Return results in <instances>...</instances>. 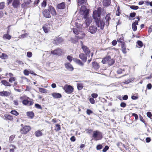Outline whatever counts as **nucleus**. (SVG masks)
<instances>
[{
  "label": "nucleus",
  "instance_id": "obj_1",
  "mask_svg": "<svg viewBox=\"0 0 152 152\" xmlns=\"http://www.w3.org/2000/svg\"><path fill=\"white\" fill-rule=\"evenodd\" d=\"M101 12L102 8L101 7H99L97 10H95L93 11V17L94 20L96 25L98 27H99L101 29L103 30L104 28L105 24L107 26H109L110 21L111 18L110 17V14H107L105 18V23L103 20H100Z\"/></svg>",
  "mask_w": 152,
  "mask_h": 152
},
{
  "label": "nucleus",
  "instance_id": "obj_2",
  "mask_svg": "<svg viewBox=\"0 0 152 152\" xmlns=\"http://www.w3.org/2000/svg\"><path fill=\"white\" fill-rule=\"evenodd\" d=\"M19 99L22 101V103L24 105L31 106L34 104L33 100L26 96H20Z\"/></svg>",
  "mask_w": 152,
  "mask_h": 152
},
{
  "label": "nucleus",
  "instance_id": "obj_3",
  "mask_svg": "<svg viewBox=\"0 0 152 152\" xmlns=\"http://www.w3.org/2000/svg\"><path fill=\"white\" fill-rule=\"evenodd\" d=\"M21 127L20 130V132L23 135H26L29 133L31 130V127L29 125H24L22 124L20 125Z\"/></svg>",
  "mask_w": 152,
  "mask_h": 152
},
{
  "label": "nucleus",
  "instance_id": "obj_4",
  "mask_svg": "<svg viewBox=\"0 0 152 152\" xmlns=\"http://www.w3.org/2000/svg\"><path fill=\"white\" fill-rule=\"evenodd\" d=\"M92 137L96 141L101 140L103 137L102 132L98 130L94 131L92 135Z\"/></svg>",
  "mask_w": 152,
  "mask_h": 152
},
{
  "label": "nucleus",
  "instance_id": "obj_5",
  "mask_svg": "<svg viewBox=\"0 0 152 152\" xmlns=\"http://www.w3.org/2000/svg\"><path fill=\"white\" fill-rule=\"evenodd\" d=\"M103 64H108L110 65H113L115 63V61L112 59L110 56H107L104 58L102 61Z\"/></svg>",
  "mask_w": 152,
  "mask_h": 152
},
{
  "label": "nucleus",
  "instance_id": "obj_6",
  "mask_svg": "<svg viewBox=\"0 0 152 152\" xmlns=\"http://www.w3.org/2000/svg\"><path fill=\"white\" fill-rule=\"evenodd\" d=\"M63 88L65 92L68 94H71L74 91L73 87L68 84L65 85Z\"/></svg>",
  "mask_w": 152,
  "mask_h": 152
},
{
  "label": "nucleus",
  "instance_id": "obj_7",
  "mask_svg": "<svg viewBox=\"0 0 152 152\" xmlns=\"http://www.w3.org/2000/svg\"><path fill=\"white\" fill-rule=\"evenodd\" d=\"M63 50L61 48H58L52 51L51 53L54 55L61 56L63 53Z\"/></svg>",
  "mask_w": 152,
  "mask_h": 152
},
{
  "label": "nucleus",
  "instance_id": "obj_8",
  "mask_svg": "<svg viewBox=\"0 0 152 152\" xmlns=\"http://www.w3.org/2000/svg\"><path fill=\"white\" fill-rule=\"evenodd\" d=\"M81 48L84 53L87 55L89 54L90 53L91 51L89 48L86 46L83 45V43L82 41H81Z\"/></svg>",
  "mask_w": 152,
  "mask_h": 152
},
{
  "label": "nucleus",
  "instance_id": "obj_9",
  "mask_svg": "<svg viewBox=\"0 0 152 152\" xmlns=\"http://www.w3.org/2000/svg\"><path fill=\"white\" fill-rule=\"evenodd\" d=\"M80 11L83 12V15H84V17L85 18H86L87 15H88L89 13V9H87L86 6L83 5L81 6Z\"/></svg>",
  "mask_w": 152,
  "mask_h": 152
},
{
  "label": "nucleus",
  "instance_id": "obj_10",
  "mask_svg": "<svg viewBox=\"0 0 152 152\" xmlns=\"http://www.w3.org/2000/svg\"><path fill=\"white\" fill-rule=\"evenodd\" d=\"M48 10L49 11L50 14L53 16H56L57 13L54 7L52 5H49L48 7Z\"/></svg>",
  "mask_w": 152,
  "mask_h": 152
},
{
  "label": "nucleus",
  "instance_id": "obj_11",
  "mask_svg": "<svg viewBox=\"0 0 152 152\" xmlns=\"http://www.w3.org/2000/svg\"><path fill=\"white\" fill-rule=\"evenodd\" d=\"M63 41V38L58 36L54 39L53 41V43L55 44L58 45L62 42Z\"/></svg>",
  "mask_w": 152,
  "mask_h": 152
},
{
  "label": "nucleus",
  "instance_id": "obj_12",
  "mask_svg": "<svg viewBox=\"0 0 152 152\" xmlns=\"http://www.w3.org/2000/svg\"><path fill=\"white\" fill-rule=\"evenodd\" d=\"M20 0H13L12 5L14 8L18 9L20 7Z\"/></svg>",
  "mask_w": 152,
  "mask_h": 152
},
{
  "label": "nucleus",
  "instance_id": "obj_13",
  "mask_svg": "<svg viewBox=\"0 0 152 152\" xmlns=\"http://www.w3.org/2000/svg\"><path fill=\"white\" fill-rule=\"evenodd\" d=\"M42 13L43 15L46 18H51L50 14L48 9H45L43 10Z\"/></svg>",
  "mask_w": 152,
  "mask_h": 152
},
{
  "label": "nucleus",
  "instance_id": "obj_14",
  "mask_svg": "<svg viewBox=\"0 0 152 152\" xmlns=\"http://www.w3.org/2000/svg\"><path fill=\"white\" fill-rule=\"evenodd\" d=\"M87 55L83 53H81L79 54V57L84 62H85L87 60Z\"/></svg>",
  "mask_w": 152,
  "mask_h": 152
},
{
  "label": "nucleus",
  "instance_id": "obj_15",
  "mask_svg": "<svg viewBox=\"0 0 152 152\" xmlns=\"http://www.w3.org/2000/svg\"><path fill=\"white\" fill-rule=\"evenodd\" d=\"M64 66L66 69L69 71H72L74 69L72 65L71 64L67 62L64 64Z\"/></svg>",
  "mask_w": 152,
  "mask_h": 152
},
{
  "label": "nucleus",
  "instance_id": "obj_16",
  "mask_svg": "<svg viewBox=\"0 0 152 152\" xmlns=\"http://www.w3.org/2000/svg\"><path fill=\"white\" fill-rule=\"evenodd\" d=\"M56 8L60 10L64 9L66 7L65 3L64 2L58 4L56 5Z\"/></svg>",
  "mask_w": 152,
  "mask_h": 152
},
{
  "label": "nucleus",
  "instance_id": "obj_17",
  "mask_svg": "<svg viewBox=\"0 0 152 152\" xmlns=\"http://www.w3.org/2000/svg\"><path fill=\"white\" fill-rule=\"evenodd\" d=\"M97 30V28L96 26H90L89 28V31L92 34L95 33Z\"/></svg>",
  "mask_w": 152,
  "mask_h": 152
},
{
  "label": "nucleus",
  "instance_id": "obj_18",
  "mask_svg": "<svg viewBox=\"0 0 152 152\" xmlns=\"http://www.w3.org/2000/svg\"><path fill=\"white\" fill-rule=\"evenodd\" d=\"M11 92L7 91L0 92V96H9L11 94Z\"/></svg>",
  "mask_w": 152,
  "mask_h": 152
},
{
  "label": "nucleus",
  "instance_id": "obj_19",
  "mask_svg": "<svg viewBox=\"0 0 152 152\" xmlns=\"http://www.w3.org/2000/svg\"><path fill=\"white\" fill-rule=\"evenodd\" d=\"M49 26V25L48 24H45L43 26L42 28L45 33H47L50 31V28Z\"/></svg>",
  "mask_w": 152,
  "mask_h": 152
},
{
  "label": "nucleus",
  "instance_id": "obj_20",
  "mask_svg": "<svg viewBox=\"0 0 152 152\" xmlns=\"http://www.w3.org/2000/svg\"><path fill=\"white\" fill-rule=\"evenodd\" d=\"M93 68L96 70H98L100 68V66L99 64L96 61H94L92 62Z\"/></svg>",
  "mask_w": 152,
  "mask_h": 152
},
{
  "label": "nucleus",
  "instance_id": "obj_21",
  "mask_svg": "<svg viewBox=\"0 0 152 152\" xmlns=\"http://www.w3.org/2000/svg\"><path fill=\"white\" fill-rule=\"evenodd\" d=\"M4 117L6 120L11 121H13L14 119L13 116L10 114H5Z\"/></svg>",
  "mask_w": 152,
  "mask_h": 152
},
{
  "label": "nucleus",
  "instance_id": "obj_22",
  "mask_svg": "<svg viewBox=\"0 0 152 152\" xmlns=\"http://www.w3.org/2000/svg\"><path fill=\"white\" fill-rule=\"evenodd\" d=\"M51 95L55 99L60 98L62 97V95L59 93L54 92L52 93Z\"/></svg>",
  "mask_w": 152,
  "mask_h": 152
},
{
  "label": "nucleus",
  "instance_id": "obj_23",
  "mask_svg": "<svg viewBox=\"0 0 152 152\" xmlns=\"http://www.w3.org/2000/svg\"><path fill=\"white\" fill-rule=\"evenodd\" d=\"M138 23H137V22L136 20L135 22L132 23V28L134 31H137V27L136 25H138Z\"/></svg>",
  "mask_w": 152,
  "mask_h": 152
},
{
  "label": "nucleus",
  "instance_id": "obj_24",
  "mask_svg": "<svg viewBox=\"0 0 152 152\" xmlns=\"http://www.w3.org/2000/svg\"><path fill=\"white\" fill-rule=\"evenodd\" d=\"M88 15H87L86 18H85L83 16V18L84 19H86L85 21V23L86 24L87 26H89L90 23L92 22V19L91 18L88 17Z\"/></svg>",
  "mask_w": 152,
  "mask_h": 152
},
{
  "label": "nucleus",
  "instance_id": "obj_25",
  "mask_svg": "<svg viewBox=\"0 0 152 152\" xmlns=\"http://www.w3.org/2000/svg\"><path fill=\"white\" fill-rule=\"evenodd\" d=\"M1 83L4 86H11V85L8 82L7 80H1Z\"/></svg>",
  "mask_w": 152,
  "mask_h": 152
},
{
  "label": "nucleus",
  "instance_id": "obj_26",
  "mask_svg": "<svg viewBox=\"0 0 152 152\" xmlns=\"http://www.w3.org/2000/svg\"><path fill=\"white\" fill-rule=\"evenodd\" d=\"M73 60L75 62L80 66H83L84 65L83 63L79 59L76 58H74Z\"/></svg>",
  "mask_w": 152,
  "mask_h": 152
},
{
  "label": "nucleus",
  "instance_id": "obj_27",
  "mask_svg": "<svg viewBox=\"0 0 152 152\" xmlns=\"http://www.w3.org/2000/svg\"><path fill=\"white\" fill-rule=\"evenodd\" d=\"M27 116L30 118H32L34 116V113L32 111L27 112L26 113Z\"/></svg>",
  "mask_w": 152,
  "mask_h": 152
},
{
  "label": "nucleus",
  "instance_id": "obj_28",
  "mask_svg": "<svg viewBox=\"0 0 152 152\" xmlns=\"http://www.w3.org/2000/svg\"><path fill=\"white\" fill-rule=\"evenodd\" d=\"M34 134L35 136L37 137H41L43 135L42 131L40 130H37L35 132Z\"/></svg>",
  "mask_w": 152,
  "mask_h": 152
},
{
  "label": "nucleus",
  "instance_id": "obj_29",
  "mask_svg": "<svg viewBox=\"0 0 152 152\" xmlns=\"http://www.w3.org/2000/svg\"><path fill=\"white\" fill-rule=\"evenodd\" d=\"M125 72L126 73L127 72L126 69L123 68L122 69L121 68H119L117 71V73L118 74H120L124 73V72Z\"/></svg>",
  "mask_w": 152,
  "mask_h": 152
},
{
  "label": "nucleus",
  "instance_id": "obj_30",
  "mask_svg": "<svg viewBox=\"0 0 152 152\" xmlns=\"http://www.w3.org/2000/svg\"><path fill=\"white\" fill-rule=\"evenodd\" d=\"M4 39L10 40L12 38V36L9 34H4L2 37Z\"/></svg>",
  "mask_w": 152,
  "mask_h": 152
},
{
  "label": "nucleus",
  "instance_id": "obj_31",
  "mask_svg": "<svg viewBox=\"0 0 152 152\" xmlns=\"http://www.w3.org/2000/svg\"><path fill=\"white\" fill-rule=\"evenodd\" d=\"M121 50L122 52L124 54L127 53L126 48L125 44L121 45Z\"/></svg>",
  "mask_w": 152,
  "mask_h": 152
},
{
  "label": "nucleus",
  "instance_id": "obj_32",
  "mask_svg": "<svg viewBox=\"0 0 152 152\" xmlns=\"http://www.w3.org/2000/svg\"><path fill=\"white\" fill-rule=\"evenodd\" d=\"M110 3V0H103V4L105 6H108Z\"/></svg>",
  "mask_w": 152,
  "mask_h": 152
},
{
  "label": "nucleus",
  "instance_id": "obj_33",
  "mask_svg": "<svg viewBox=\"0 0 152 152\" xmlns=\"http://www.w3.org/2000/svg\"><path fill=\"white\" fill-rule=\"evenodd\" d=\"M117 145L118 148H119L122 151V149H123V146H124V144L121 142H119L117 144Z\"/></svg>",
  "mask_w": 152,
  "mask_h": 152
},
{
  "label": "nucleus",
  "instance_id": "obj_34",
  "mask_svg": "<svg viewBox=\"0 0 152 152\" xmlns=\"http://www.w3.org/2000/svg\"><path fill=\"white\" fill-rule=\"evenodd\" d=\"M77 89L80 90L82 89L83 87V83H77Z\"/></svg>",
  "mask_w": 152,
  "mask_h": 152
},
{
  "label": "nucleus",
  "instance_id": "obj_35",
  "mask_svg": "<svg viewBox=\"0 0 152 152\" xmlns=\"http://www.w3.org/2000/svg\"><path fill=\"white\" fill-rule=\"evenodd\" d=\"M61 129V126L59 124H56L55 125V127L54 129L56 132H58Z\"/></svg>",
  "mask_w": 152,
  "mask_h": 152
},
{
  "label": "nucleus",
  "instance_id": "obj_36",
  "mask_svg": "<svg viewBox=\"0 0 152 152\" xmlns=\"http://www.w3.org/2000/svg\"><path fill=\"white\" fill-rule=\"evenodd\" d=\"M31 2L29 1H28L27 2H24L21 5V7L22 8H24L26 7L27 6V5H28Z\"/></svg>",
  "mask_w": 152,
  "mask_h": 152
},
{
  "label": "nucleus",
  "instance_id": "obj_37",
  "mask_svg": "<svg viewBox=\"0 0 152 152\" xmlns=\"http://www.w3.org/2000/svg\"><path fill=\"white\" fill-rule=\"evenodd\" d=\"M117 41L118 42L120 43L121 45L125 44L123 38H119L117 39Z\"/></svg>",
  "mask_w": 152,
  "mask_h": 152
},
{
  "label": "nucleus",
  "instance_id": "obj_38",
  "mask_svg": "<svg viewBox=\"0 0 152 152\" xmlns=\"http://www.w3.org/2000/svg\"><path fill=\"white\" fill-rule=\"evenodd\" d=\"M121 11L120 9V7H117V10L115 12V15L117 16H119L121 14Z\"/></svg>",
  "mask_w": 152,
  "mask_h": 152
},
{
  "label": "nucleus",
  "instance_id": "obj_39",
  "mask_svg": "<svg viewBox=\"0 0 152 152\" xmlns=\"http://www.w3.org/2000/svg\"><path fill=\"white\" fill-rule=\"evenodd\" d=\"M10 113L11 114L15 116H17L19 114V113L18 112H17L16 110H12L11 111Z\"/></svg>",
  "mask_w": 152,
  "mask_h": 152
},
{
  "label": "nucleus",
  "instance_id": "obj_40",
  "mask_svg": "<svg viewBox=\"0 0 152 152\" xmlns=\"http://www.w3.org/2000/svg\"><path fill=\"white\" fill-rule=\"evenodd\" d=\"M47 5V0H43L41 3V7H45Z\"/></svg>",
  "mask_w": 152,
  "mask_h": 152
},
{
  "label": "nucleus",
  "instance_id": "obj_41",
  "mask_svg": "<svg viewBox=\"0 0 152 152\" xmlns=\"http://www.w3.org/2000/svg\"><path fill=\"white\" fill-rule=\"evenodd\" d=\"M130 114H131L132 116L134 117L135 118V121H137V120H138V116L137 114L135 113H130Z\"/></svg>",
  "mask_w": 152,
  "mask_h": 152
},
{
  "label": "nucleus",
  "instance_id": "obj_42",
  "mask_svg": "<svg viewBox=\"0 0 152 152\" xmlns=\"http://www.w3.org/2000/svg\"><path fill=\"white\" fill-rule=\"evenodd\" d=\"M39 92L42 93H46L47 92L46 90L44 88H39Z\"/></svg>",
  "mask_w": 152,
  "mask_h": 152
},
{
  "label": "nucleus",
  "instance_id": "obj_43",
  "mask_svg": "<svg viewBox=\"0 0 152 152\" xmlns=\"http://www.w3.org/2000/svg\"><path fill=\"white\" fill-rule=\"evenodd\" d=\"M16 78L15 77H11L9 79V81L10 83H12L13 82H14L15 81Z\"/></svg>",
  "mask_w": 152,
  "mask_h": 152
},
{
  "label": "nucleus",
  "instance_id": "obj_44",
  "mask_svg": "<svg viewBox=\"0 0 152 152\" xmlns=\"http://www.w3.org/2000/svg\"><path fill=\"white\" fill-rule=\"evenodd\" d=\"M73 33L76 35H78L79 34V31L78 29L75 28H73L72 29Z\"/></svg>",
  "mask_w": 152,
  "mask_h": 152
},
{
  "label": "nucleus",
  "instance_id": "obj_45",
  "mask_svg": "<svg viewBox=\"0 0 152 152\" xmlns=\"http://www.w3.org/2000/svg\"><path fill=\"white\" fill-rule=\"evenodd\" d=\"M139 118L140 121H141L146 126L147 125V123H146L145 122V121L143 117L140 115H139Z\"/></svg>",
  "mask_w": 152,
  "mask_h": 152
},
{
  "label": "nucleus",
  "instance_id": "obj_46",
  "mask_svg": "<svg viewBox=\"0 0 152 152\" xmlns=\"http://www.w3.org/2000/svg\"><path fill=\"white\" fill-rule=\"evenodd\" d=\"M130 7L131 9L134 10H137L139 8V7L138 6L135 5H131L130 6Z\"/></svg>",
  "mask_w": 152,
  "mask_h": 152
},
{
  "label": "nucleus",
  "instance_id": "obj_47",
  "mask_svg": "<svg viewBox=\"0 0 152 152\" xmlns=\"http://www.w3.org/2000/svg\"><path fill=\"white\" fill-rule=\"evenodd\" d=\"M5 3L4 2H1L0 3V10L3 9L5 7Z\"/></svg>",
  "mask_w": 152,
  "mask_h": 152
},
{
  "label": "nucleus",
  "instance_id": "obj_48",
  "mask_svg": "<svg viewBox=\"0 0 152 152\" xmlns=\"http://www.w3.org/2000/svg\"><path fill=\"white\" fill-rule=\"evenodd\" d=\"M28 33H26L24 34H23L20 36V38L23 39L26 37L28 35Z\"/></svg>",
  "mask_w": 152,
  "mask_h": 152
},
{
  "label": "nucleus",
  "instance_id": "obj_49",
  "mask_svg": "<svg viewBox=\"0 0 152 152\" xmlns=\"http://www.w3.org/2000/svg\"><path fill=\"white\" fill-rule=\"evenodd\" d=\"M103 148V146L102 144L98 145L96 146V149L97 150H100L102 149Z\"/></svg>",
  "mask_w": 152,
  "mask_h": 152
},
{
  "label": "nucleus",
  "instance_id": "obj_50",
  "mask_svg": "<svg viewBox=\"0 0 152 152\" xmlns=\"http://www.w3.org/2000/svg\"><path fill=\"white\" fill-rule=\"evenodd\" d=\"M23 73L25 75L28 76L29 74V71L26 69L23 71Z\"/></svg>",
  "mask_w": 152,
  "mask_h": 152
},
{
  "label": "nucleus",
  "instance_id": "obj_51",
  "mask_svg": "<svg viewBox=\"0 0 152 152\" xmlns=\"http://www.w3.org/2000/svg\"><path fill=\"white\" fill-rule=\"evenodd\" d=\"M7 57V54L3 53L1 56L0 58L3 59H5Z\"/></svg>",
  "mask_w": 152,
  "mask_h": 152
},
{
  "label": "nucleus",
  "instance_id": "obj_52",
  "mask_svg": "<svg viewBox=\"0 0 152 152\" xmlns=\"http://www.w3.org/2000/svg\"><path fill=\"white\" fill-rule=\"evenodd\" d=\"M137 43L140 47H142L143 46V43L141 41H138L137 42Z\"/></svg>",
  "mask_w": 152,
  "mask_h": 152
},
{
  "label": "nucleus",
  "instance_id": "obj_53",
  "mask_svg": "<svg viewBox=\"0 0 152 152\" xmlns=\"http://www.w3.org/2000/svg\"><path fill=\"white\" fill-rule=\"evenodd\" d=\"M109 149V147L108 145H106L104 148L103 149L102 151L103 152H106Z\"/></svg>",
  "mask_w": 152,
  "mask_h": 152
},
{
  "label": "nucleus",
  "instance_id": "obj_54",
  "mask_svg": "<svg viewBox=\"0 0 152 152\" xmlns=\"http://www.w3.org/2000/svg\"><path fill=\"white\" fill-rule=\"evenodd\" d=\"M75 25L77 28H81L83 26V25L82 24H79L77 22H75Z\"/></svg>",
  "mask_w": 152,
  "mask_h": 152
},
{
  "label": "nucleus",
  "instance_id": "obj_55",
  "mask_svg": "<svg viewBox=\"0 0 152 152\" xmlns=\"http://www.w3.org/2000/svg\"><path fill=\"white\" fill-rule=\"evenodd\" d=\"M90 102L92 104H94L95 103V101L94 99L93 98L91 97L89 99Z\"/></svg>",
  "mask_w": 152,
  "mask_h": 152
},
{
  "label": "nucleus",
  "instance_id": "obj_56",
  "mask_svg": "<svg viewBox=\"0 0 152 152\" xmlns=\"http://www.w3.org/2000/svg\"><path fill=\"white\" fill-rule=\"evenodd\" d=\"M15 137V135H11L9 138V141L10 142H12L13 139H14Z\"/></svg>",
  "mask_w": 152,
  "mask_h": 152
},
{
  "label": "nucleus",
  "instance_id": "obj_57",
  "mask_svg": "<svg viewBox=\"0 0 152 152\" xmlns=\"http://www.w3.org/2000/svg\"><path fill=\"white\" fill-rule=\"evenodd\" d=\"M67 59L69 61L71 62L73 60V57L70 56H68L67 57Z\"/></svg>",
  "mask_w": 152,
  "mask_h": 152
},
{
  "label": "nucleus",
  "instance_id": "obj_58",
  "mask_svg": "<svg viewBox=\"0 0 152 152\" xmlns=\"http://www.w3.org/2000/svg\"><path fill=\"white\" fill-rule=\"evenodd\" d=\"M123 149H122L123 150H127L129 149V147L127 146H126L124 144V146H123Z\"/></svg>",
  "mask_w": 152,
  "mask_h": 152
},
{
  "label": "nucleus",
  "instance_id": "obj_59",
  "mask_svg": "<svg viewBox=\"0 0 152 152\" xmlns=\"http://www.w3.org/2000/svg\"><path fill=\"white\" fill-rule=\"evenodd\" d=\"M35 106L36 108H37V109H42V107L41 106L38 104H35Z\"/></svg>",
  "mask_w": 152,
  "mask_h": 152
},
{
  "label": "nucleus",
  "instance_id": "obj_60",
  "mask_svg": "<svg viewBox=\"0 0 152 152\" xmlns=\"http://www.w3.org/2000/svg\"><path fill=\"white\" fill-rule=\"evenodd\" d=\"M91 96L93 98H96L97 97L98 95L96 93H92L91 94Z\"/></svg>",
  "mask_w": 152,
  "mask_h": 152
},
{
  "label": "nucleus",
  "instance_id": "obj_61",
  "mask_svg": "<svg viewBox=\"0 0 152 152\" xmlns=\"http://www.w3.org/2000/svg\"><path fill=\"white\" fill-rule=\"evenodd\" d=\"M120 106L121 107L124 108L126 106V104L124 102H121L120 104Z\"/></svg>",
  "mask_w": 152,
  "mask_h": 152
},
{
  "label": "nucleus",
  "instance_id": "obj_62",
  "mask_svg": "<svg viewBox=\"0 0 152 152\" xmlns=\"http://www.w3.org/2000/svg\"><path fill=\"white\" fill-rule=\"evenodd\" d=\"M86 113L88 115L93 113V112L90 109H88L87 110Z\"/></svg>",
  "mask_w": 152,
  "mask_h": 152
},
{
  "label": "nucleus",
  "instance_id": "obj_63",
  "mask_svg": "<svg viewBox=\"0 0 152 152\" xmlns=\"http://www.w3.org/2000/svg\"><path fill=\"white\" fill-rule=\"evenodd\" d=\"M27 56L28 58H31L32 56V53L31 52L29 51L27 53Z\"/></svg>",
  "mask_w": 152,
  "mask_h": 152
},
{
  "label": "nucleus",
  "instance_id": "obj_64",
  "mask_svg": "<svg viewBox=\"0 0 152 152\" xmlns=\"http://www.w3.org/2000/svg\"><path fill=\"white\" fill-rule=\"evenodd\" d=\"M136 15V13L134 12L131 13L130 14V16L131 18L134 17Z\"/></svg>",
  "mask_w": 152,
  "mask_h": 152
}]
</instances>
